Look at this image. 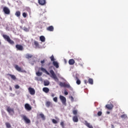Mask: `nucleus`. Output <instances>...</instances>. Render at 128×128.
<instances>
[{"label":"nucleus","instance_id":"16","mask_svg":"<svg viewBox=\"0 0 128 128\" xmlns=\"http://www.w3.org/2000/svg\"><path fill=\"white\" fill-rule=\"evenodd\" d=\"M47 30H48V32H54V26H49L46 28Z\"/></svg>","mask_w":128,"mask_h":128},{"label":"nucleus","instance_id":"25","mask_svg":"<svg viewBox=\"0 0 128 128\" xmlns=\"http://www.w3.org/2000/svg\"><path fill=\"white\" fill-rule=\"evenodd\" d=\"M32 55L29 54H27L26 55V58H28V60L30 58H32Z\"/></svg>","mask_w":128,"mask_h":128},{"label":"nucleus","instance_id":"21","mask_svg":"<svg viewBox=\"0 0 128 128\" xmlns=\"http://www.w3.org/2000/svg\"><path fill=\"white\" fill-rule=\"evenodd\" d=\"M42 90L44 92H46V94H48L50 92V89L48 88L45 87L42 88Z\"/></svg>","mask_w":128,"mask_h":128},{"label":"nucleus","instance_id":"35","mask_svg":"<svg viewBox=\"0 0 128 128\" xmlns=\"http://www.w3.org/2000/svg\"><path fill=\"white\" fill-rule=\"evenodd\" d=\"M50 58L52 62H54V55H52L51 56H50Z\"/></svg>","mask_w":128,"mask_h":128},{"label":"nucleus","instance_id":"48","mask_svg":"<svg viewBox=\"0 0 128 128\" xmlns=\"http://www.w3.org/2000/svg\"><path fill=\"white\" fill-rule=\"evenodd\" d=\"M106 114H110V112L108 111V112H106Z\"/></svg>","mask_w":128,"mask_h":128},{"label":"nucleus","instance_id":"4","mask_svg":"<svg viewBox=\"0 0 128 128\" xmlns=\"http://www.w3.org/2000/svg\"><path fill=\"white\" fill-rule=\"evenodd\" d=\"M59 86H60L62 88H72L70 84H66L64 82V83L62 82H60Z\"/></svg>","mask_w":128,"mask_h":128},{"label":"nucleus","instance_id":"24","mask_svg":"<svg viewBox=\"0 0 128 128\" xmlns=\"http://www.w3.org/2000/svg\"><path fill=\"white\" fill-rule=\"evenodd\" d=\"M40 38L42 42H46V38H44V36H40Z\"/></svg>","mask_w":128,"mask_h":128},{"label":"nucleus","instance_id":"10","mask_svg":"<svg viewBox=\"0 0 128 128\" xmlns=\"http://www.w3.org/2000/svg\"><path fill=\"white\" fill-rule=\"evenodd\" d=\"M60 98L63 104H66V99L65 98V97L60 95Z\"/></svg>","mask_w":128,"mask_h":128},{"label":"nucleus","instance_id":"37","mask_svg":"<svg viewBox=\"0 0 128 128\" xmlns=\"http://www.w3.org/2000/svg\"><path fill=\"white\" fill-rule=\"evenodd\" d=\"M73 114L76 116V114H78V110H74L72 111Z\"/></svg>","mask_w":128,"mask_h":128},{"label":"nucleus","instance_id":"2","mask_svg":"<svg viewBox=\"0 0 128 128\" xmlns=\"http://www.w3.org/2000/svg\"><path fill=\"white\" fill-rule=\"evenodd\" d=\"M50 72L52 76L51 78H53L54 80H55V82H58V78L56 76V75L54 73V70H50Z\"/></svg>","mask_w":128,"mask_h":128},{"label":"nucleus","instance_id":"19","mask_svg":"<svg viewBox=\"0 0 128 128\" xmlns=\"http://www.w3.org/2000/svg\"><path fill=\"white\" fill-rule=\"evenodd\" d=\"M38 3L41 6H44V4H46V0H38Z\"/></svg>","mask_w":128,"mask_h":128},{"label":"nucleus","instance_id":"15","mask_svg":"<svg viewBox=\"0 0 128 128\" xmlns=\"http://www.w3.org/2000/svg\"><path fill=\"white\" fill-rule=\"evenodd\" d=\"M46 106L47 108H50V106H52V102L48 101L46 103Z\"/></svg>","mask_w":128,"mask_h":128},{"label":"nucleus","instance_id":"45","mask_svg":"<svg viewBox=\"0 0 128 128\" xmlns=\"http://www.w3.org/2000/svg\"><path fill=\"white\" fill-rule=\"evenodd\" d=\"M70 100H71L72 102H74V97H72V96H70Z\"/></svg>","mask_w":128,"mask_h":128},{"label":"nucleus","instance_id":"43","mask_svg":"<svg viewBox=\"0 0 128 128\" xmlns=\"http://www.w3.org/2000/svg\"><path fill=\"white\" fill-rule=\"evenodd\" d=\"M64 94L66 96H68V92H64Z\"/></svg>","mask_w":128,"mask_h":128},{"label":"nucleus","instance_id":"17","mask_svg":"<svg viewBox=\"0 0 128 128\" xmlns=\"http://www.w3.org/2000/svg\"><path fill=\"white\" fill-rule=\"evenodd\" d=\"M52 64L56 68H60V66H58V62L54 61L52 62Z\"/></svg>","mask_w":128,"mask_h":128},{"label":"nucleus","instance_id":"8","mask_svg":"<svg viewBox=\"0 0 128 128\" xmlns=\"http://www.w3.org/2000/svg\"><path fill=\"white\" fill-rule=\"evenodd\" d=\"M15 68L16 70H18V72H26L23 70L20 67L18 66V65H16Z\"/></svg>","mask_w":128,"mask_h":128},{"label":"nucleus","instance_id":"26","mask_svg":"<svg viewBox=\"0 0 128 128\" xmlns=\"http://www.w3.org/2000/svg\"><path fill=\"white\" fill-rule=\"evenodd\" d=\"M44 86H50V81L46 80V81H44Z\"/></svg>","mask_w":128,"mask_h":128},{"label":"nucleus","instance_id":"28","mask_svg":"<svg viewBox=\"0 0 128 128\" xmlns=\"http://www.w3.org/2000/svg\"><path fill=\"white\" fill-rule=\"evenodd\" d=\"M88 82L90 84H94V80L92 78H89Z\"/></svg>","mask_w":128,"mask_h":128},{"label":"nucleus","instance_id":"1","mask_svg":"<svg viewBox=\"0 0 128 128\" xmlns=\"http://www.w3.org/2000/svg\"><path fill=\"white\" fill-rule=\"evenodd\" d=\"M2 36L4 38V40H6L10 44H14V42L12 40H10V36H8L6 34H4L2 35Z\"/></svg>","mask_w":128,"mask_h":128},{"label":"nucleus","instance_id":"50","mask_svg":"<svg viewBox=\"0 0 128 128\" xmlns=\"http://www.w3.org/2000/svg\"><path fill=\"white\" fill-rule=\"evenodd\" d=\"M112 126H114V125H112Z\"/></svg>","mask_w":128,"mask_h":128},{"label":"nucleus","instance_id":"23","mask_svg":"<svg viewBox=\"0 0 128 128\" xmlns=\"http://www.w3.org/2000/svg\"><path fill=\"white\" fill-rule=\"evenodd\" d=\"M72 120L74 122H78V116H74Z\"/></svg>","mask_w":128,"mask_h":128},{"label":"nucleus","instance_id":"12","mask_svg":"<svg viewBox=\"0 0 128 128\" xmlns=\"http://www.w3.org/2000/svg\"><path fill=\"white\" fill-rule=\"evenodd\" d=\"M28 92L30 94H32V96H34L36 94V90H34V88H32L30 87L28 88Z\"/></svg>","mask_w":128,"mask_h":128},{"label":"nucleus","instance_id":"46","mask_svg":"<svg viewBox=\"0 0 128 128\" xmlns=\"http://www.w3.org/2000/svg\"><path fill=\"white\" fill-rule=\"evenodd\" d=\"M40 62L41 64H44V60H42Z\"/></svg>","mask_w":128,"mask_h":128},{"label":"nucleus","instance_id":"20","mask_svg":"<svg viewBox=\"0 0 128 128\" xmlns=\"http://www.w3.org/2000/svg\"><path fill=\"white\" fill-rule=\"evenodd\" d=\"M74 59H70L68 61V64H70V66H72L73 64H74Z\"/></svg>","mask_w":128,"mask_h":128},{"label":"nucleus","instance_id":"32","mask_svg":"<svg viewBox=\"0 0 128 128\" xmlns=\"http://www.w3.org/2000/svg\"><path fill=\"white\" fill-rule=\"evenodd\" d=\"M34 44L37 48H38V46H40V44H38V42L37 41H36V40L34 41Z\"/></svg>","mask_w":128,"mask_h":128},{"label":"nucleus","instance_id":"5","mask_svg":"<svg viewBox=\"0 0 128 128\" xmlns=\"http://www.w3.org/2000/svg\"><path fill=\"white\" fill-rule=\"evenodd\" d=\"M24 108L26 110H28V112L30 111L32 108V106H30V105L28 103L24 104Z\"/></svg>","mask_w":128,"mask_h":128},{"label":"nucleus","instance_id":"27","mask_svg":"<svg viewBox=\"0 0 128 128\" xmlns=\"http://www.w3.org/2000/svg\"><path fill=\"white\" fill-rule=\"evenodd\" d=\"M40 116L42 118V120H46V116H44V115L43 114H40Z\"/></svg>","mask_w":128,"mask_h":128},{"label":"nucleus","instance_id":"31","mask_svg":"<svg viewBox=\"0 0 128 128\" xmlns=\"http://www.w3.org/2000/svg\"><path fill=\"white\" fill-rule=\"evenodd\" d=\"M16 16H20V11H17L16 12Z\"/></svg>","mask_w":128,"mask_h":128},{"label":"nucleus","instance_id":"38","mask_svg":"<svg viewBox=\"0 0 128 128\" xmlns=\"http://www.w3.org/2000/svg\"><path fill=\"white\" fill-rule=\"evenodd\" d=\"M54 102H58V97H54L53 98Z\"/></svg>","mask_w":128,"mask_h":128},{"label":"nucleus","instance_id":"18","mask_svg":"<svg viewBox=\"0 0 128 128\" xmlns=\"http://www.w3.org/2000/svg\"><path fill=\"white\" fill-rule=\"evenodd\" d=\"M8 76H10L11 78L13 80H16V76L12 75V74H8Z\"/></svg>","mask_w":128,"mask_h":128},{"label":"nucleus","instance_id":"34","mask_svg":"<svg viewBox=\"0 0 128 128\" xmlns=\"http://www.w3.org/2000/svg\"><path fill=\"white\" fill-rule=\"evenodd\" d=\"M60 124L62 128H64V122H61L60 123Z\"/></svg>","mask_w":128,"mask_h":128},{"label":"nucleus","instance_id":"44","mask_svg":"<svg viewBox=\"0 0 128 128\" xmlns=\"http://www.w3.org/2000/svg\"><path fill=\"white\" fill-rule=\"evenodd\" d=\"M84 82L86 84H88V80H84Z\"/></svg>","mask_w":128,"mask_h":128},{"label":"nucleus","instance_id":"3","mask_svg":"<svg viewBox=\"0 0 128 128\" xmlns=\"http://www.w3.org/2000/svg\"><path fill=\"white\" fill-rule=\"evenodd\" d=\"M6 110L8 112L9 114H10V116H13L14 114V110L13 108L8 106L6 108Z\"/></svg>","mask_w":128,"mask_h":128},{"label":"nucleus","instance_id":"9","mask_svg":"<svg viewBox=\"0 0 128 128\" xmlns=\"http://www.w3.org/2000/svg\"><path fill=\"white\" fill-rule=\"evenodd\" d=\"M60 98L63 104H66V99L65 98V97L60 95Z\"/></svg>","mask_w":128,"mask_h":128},{"label":"nucleus","instance_id":"11","mask_svg":"<svg viewBox=\"0 0 128 128\" xmlns=\"http://www.w3.org/2000/svg\"><path fill=\"white\" fill-rule=\"evenodd\" d=\"M16 48L17 50H24V46H22L20 45V44H16Z\"/></svg>","mask_w":128,"mask_h":128},{"label":"nucleus","instance_id":"14","mask_svg":"<svg viewBox=\"0 0 128 128\" xmlns=\"http://www.w3.org/2000/svg\"><path fill=\"white\" fill-rule=\"evenodd\" d=\"M84 124L85 126H87L88 128H94L90 124L88 123V121H86V120L84 121Z\"/></svg>","mask_w":128,"mask_h":128},{"label":"nucleus","instance_id":"39","mask_svg":"<svg viewBox=\"0 0 128 128\" xmlns=\"http://www.w3.org/2000/svg\"><path fill=\"white\" fill-rule=\"evenodd\" d=\"M22 16H23L24 18H26V16H28V14H26V12H23Z\"/></svg>","mask_w":128,"mask_h":128},{"label":"nucleus","instance_id":"36","mask_svg":"<svg viewBox=\"0 0 128 128\" xmlns=\"http://www.w3.org/2000/svg\"><path fill=\"white\" fill-rule=\"evenodd\" d=\"M120 116L122 118H128V116H126V114H124Z\"/></svg>","mask_w":128,"mask_h":128},{"label":"nucleus","instance_id":"40","mask_svg":"<svg viewBox=\"0 0 128 128\" xmlns=\"http://www.w3.org/2000/svg\"><path fill=\"white\" fill-rule=\"evenodd\" d=\"M52 122H53V124H58V121H56V120L55 119H52Z\"/></svg>","mask_w":128,"mask_h":128},{"label":"nucleus","instance_id":"47","mask_svg":"<svg viewBox=\"0 0 128 128\" xmlns=\"http://www.w3.org/2000/svg\"><path fill=\"white\" fill-rule=\"evenodd\" d=\"M51 96L52 98H54V94H52Z\"/></svg>","mask_w":128,"mask_h":128},{"label":"nucleus","instance_id":"49","mask_svg":"<svg viewBox=\"0 0 128 128\" xmlns=\"http://www.w3.org/2000/svg\"><path fill=\"white\" fill-rule=\"evenodd\" d=\"M10 90H12V88H10Z\"/></svg>","mask_w":128,"mask_h":128},{"label":"nucleus","instance_id":"7","mask_svg":"<svg viewBox=\"0 0 128 128\" xmlns=\"http://www.w3.org/2000/svg\"><path fill=\"white\" fill-rule=\"evenodd\" d=\"M22 119L24 120L26 124H30V120L26 117V116H22Z\"/></svg>","mask_w":128,"mask_h":128},{"label":"nucleus","instance_id":"30","mask_svg":"<svg viewBox=\"0 0 128 128\" xmlns=\"http://www.w3.org/2000/svg\"><path fill=\"white\" fill-rule=\"evenodd\" d=\"M6 126L7 128H11V126H10V124L8 123V122H6Z\"/></svg>","mask_w":128,"mask_h":128},{"label":"nucleus","instance_id":"13","mask_svg":"<svg viewBox=\"0 0 128 128\" xmlns=\"http://www.w3.org/2000/svg\"><path fill=\"white\" fill-rule=\"evenodd\" d=\"M106 108L110 110L114 108V105L112 104H108L106 106Z\"/></svg>","mask_w":128,"mask_h":128},{"label":"nucleus","instance_id":"33","mask_svg":"<svg viewBox=\"0 0 128 128\" xmlns=\"http://www.w3.org/2000/svg\"><path fill=\"white\" fill-rule=\"evenodd\" d=\"M36 76H42V72H37L36 73Z\"/></svg>","mask_w":128,"mask_h":128},{"label":"nucleus","instance_id":"41","mask_svg":"<svg viewBox=\"0 0 128 128\" xmlns=\"http://www.w3.org/2000/svg\"><path fill=\"white\" fill-rule=\"evenodd\" d=\"M102 112L99 111L98 112V116H102Z\"/></svg>","mask_w":128,"mask_h":128},{"label":"nucleus","instance_id":"22","mask_svg":"<svg viewBox=\"0 0 128 128\" xmlns=\"http://www.w3.org/2000/svg\"><path fill=\"white\" fill-rule=\"evenodd\" d=\"M41 70L42 72H44L46 73V74H48V76H50V72H48V70H46V68H42Z\"/></svg>","mask_w":128,"mask_h":128},{"label":"nucleus","instance_id":"6","mask_svg":"<svg viewBox=\"0 0 128 128\" xmlns=\"http://www.w3.org/2000/svg\"><path fill=\"white\" fill-rule=\"evenodd\" d=\"M3 12H4L6 14H10V10L8 7H4L3 8Z\"/></svg>","mask_w":128,"mask_h":128},{"label":"nucleus","instance_id":"29","mask_svg":"<svg viewBox=\"0 0 128 128\" xmlns=\"http://www.w3.org/2000/svg\"><path fill=\"white\" fill-rule=\"evenodd\" d=\"M76 79L77 80L76 82V83L77 84H80V83H81L80 80V79H78V77H76Z\"/></svg>","mask_w":128,"mask_h":128},{"label":"nucleus","instance_id":"42","mask_svg":"<svg viewBox=\"0 0 128 128\" xmlns=\"http://www.w3.org/2000/svg\"><path fill=\"white\" fill-rule=\"evenodd\" d=\"M15 88H16V90L20 88V86H18V84L16 85L15 86Z\"/></svg>","mask_w":128,"mask_h":128}]
</instances>
